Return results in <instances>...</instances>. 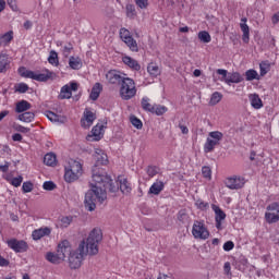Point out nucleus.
<instances>
[{
    "mask_svg": "<svg viewBox=\"0 0 279 279\" xmlns=\"http://www.w3.org/2000/svg\"><path fill=\"white\" fill-rule=\"evenodd\" d=\"M108 165V155H97L96 163L92 169V180L90 190L85 194V208L93 213L97 208L95 202L104 204L108 199L109 193H117L119 191V185H114L112 178L108 175L100 167H106Z\"/></svg>",
    "mask_w": 279,
    "mask_h": 279,
    "instance_id": "obj_1",
    "label": "nucleus"
},
{
    "mask_svg": "<svg viewBox=\"0 0 279 279\" xmlns=\"http://www.w3.org/2000/svg\"><path fill=\"white\" fill-rule=\"evenodd\" d=\"M104 241V233L101 229H93L86 241H82L76 251H73L69 256L70 269H80L82 267V260L84 256H97L99 254V243Z\"/></svg>",
    "mask_w": 279,
    "mask_h": 279,
    "instance_id": "obj_2",
    "label": "nucleus"
},
{
    "mask_svg": "<svg viewBox=\"0 0 279 279\" xmlns=\"http://www.w3.org/2000/svg\"><path fill=\"white\" fill-rule=\"evenodd\" d=\"M64 180L65 182H75V180H80L84 170L82 169V163L75 159H70L68 165L64 167Z\"/></svg>",
    "mask_w": 279,
    "mask_h": 279,
    "instance_id": "obj_3",
    "label": "nucleus"
},
{
    "mask_svg": "<svg viewBox=\"0 0 279 279\" xmlns=\"http://www.w3.org/2000/svg\"><path fill=\"white\" fill-rule=\"evenodd\" d=\"M17 71L21 77L35 80L36 82H49V80H56V72L49 70H45V73L36 74L34 71L27 70V68L21 66Z\"/></svg>",
    "mask_w": 279,
    "mask_h": 279,
    "instance_id": "obj_4",
    "label": "nucleus"
},
{
    "mask_svg": "<svg viewBox=\"0 0 279 279\" xmlns=\"http://www.w3.org/2000/svg\"><path fill=\"white\" fill-rule=\"evenodd\" d=\"M136 83L130 77H125L120 84V97L124 101H130V99L136 97Z\"/></svg>",
    "mask_w": 279,
    "mask_h": 279,
    "instance_id": "obj_5",
    "label": "nucleus"
},
{
    "mask_svg": "<svg viewBox=\"0 0 279 279\" xmlns=\"http://www.w3.org/2000/svg\"><path fill=\"white\" fill-rule=\"evenodd\" d=\"M221 141H223V133L219 131L209 132V137H207L204 145L205 154H210V151H214L217 145H221Z\"/></svg>",
    "mask_w": 279,
    "mask_h": 279,
    "instance_id": "obj_6",
    "label": "nucleus"
},
{
    "mask_svg": "<svg viewBox=\"0 0 279 279\" xmlns=\"http://www.w3.org/2000/svg\"><path fill=\"white\" fill-rule=\"evenodd\" d=\"M192 234L194 239H201L202 241H206L208 236H210V232L208 231V228H206V225L204 221L195 220L193 228H192Z\"/></svg>",
    "mask_w": 279,
    "mask_h": 279,
    "instance_id": "obj_7",
    "label": "nucleus"
},
{
    "mask_svg": "<svg viewBox=\"0 0 279 279\" xmlns=\"http://www.w3.org/2000/svg\"><path fill=\"white\" fill-rule=\"evenodd\" d=\"M7 244L13 252H16V254H23V252L29 250V245L25 240L11 239L7 241Z\"/></svg>",
    "mask_w": 279,
    "mask_h": 279,
    "instance_id": "obj_8",
    "label": "nucleus"
},
{
    "mask_svg": "<svg viewBox=\"0 0 279 279\" xmlns=\"http://www.w3.org/2000/svg\"><path fill=\"white\" fill-rule=\"evenodd\" d=\"M72 252L73 248L69 240H63L58 244L57 254H59V258H61V260H64V258H66V256H70Z\"/></svg>",
    "mask_w": 279,
    "mask_h": 279,
    "instance_id": "obj_9",
    "label": "nucleus"
},
{
    "mask_svg": "<svg viewBox=\"0 0 279 279\" xmlns=\"http://www.w3.org/2000/svg\"><path fill=\"white\" fill-rule=\"evenodd\" d=\"M225 184L231 191H239V189H243L245 186V179L241 177H231L226 179Z\"/></svg>",
    "mask_w": 279,
    "mask_h": 279,
    "instance_id": "obj_10",
    "label": "nucleus"
},
{
    "mask_svg": "<svg viewBox=\"0 0 279 279\" xmlns=\"http://www.w3.org/2000/svg\"><path fill=\"white\" fill-rule=\"evenodd\" d=\"M211 208L215 213V221H216L217 230H223V227L221 226V221L226 220V211L222 210L220 206H217L215 204L211 205Z\"/></svg>",
    "mask_w": 279,
    "mask_h": 279,
    "instance_id": "obj_11",
    "label": "nucleus"
},
{
    "mask_svg": "<svg viewBox=\"0 0 279 279\" xmlns=\"http://www.w3.org/2000/svg\"><path fill=\"white\" fill-rule=\"evenodd\" d=\"M106 77L109 84H119V86H121V84L123 83V80L125 78L124 76L121 75V72L117 70H110L107 73Z\"/></svg>",
    "mask_w": 279,
    "mask_h": 279,
    "instance_id": "obj_12",
    "label": "nucleus"
},
{
    "mask_svg": "<svg viewBox=\"0 0 279 279\" xmlns=\"http://www.w3.org/2000/svg\"><path fill=\"white\" fill-rule=\"evenodd\" d=\"M104 128H106V125L99 123L96 124L92 129V135L87 136V141H89V138H93V141H101L104 138Z\"/></svg>",
    "mask_w": 279,
    "mask_h": 279,
    "instance_id": "obj_13",
    "label": "nucleus"
},
{
    "mask_svg": "<svg viewBox=\"0 0 279 279\" xmlns=\"http://www.w3.org/2000/svg\"><path fill=\"white\" fill-rule=\"evenodd\" d=\"M84 117L85 119L81 120V125L85 129L90 128V125H93V121L97 119V116H95V113L88 109H85Z\"/></svg>",
    "mask_w": 279,
    "mask_h": 279,
    "instance_id": "obj_14",
    "label": "nucleus"
},
{
    "mask_svg": "<svg viewBox=\"0 0 279 279\" xmlns=\"http://www.w3.org/2000/svg\"><path fill=\"white\" fill-rule=\"evenodd\" d=\"M51 234V228L44 227L33 231L32 236L34 241H40L43 236H49Z\"/></svg>",
    "mask_w": 279,
    "mask_h": 279,
    "instance_id": "obj_15",
    "label": "nucleus"
},
{
    "mask_svg": "<svg viewBox=\"0 0 279 279\" xmlns=\"http://www.w3.org/2000/svg\"><path fill=\"white\" fill-rule=\"evenodd\" d=\"M243 82V76L239 72L229 73L226 78V84L232 86V84H241Z\"/></svg>",
    "mask_w": 279,
    "mask_h": 279,
    "instance_id": "obj_16",
    "label": "nucleus"
},
{
    "mask_svg": "<svg viewBox=\"0 0 279 279\" xmlns=\"http://www.w3.org/2000/svg\"><path fill=\"white\" fill-rule=\"evenodd\" d=\"M12 40H14V32L13 31H9L4 34H0V47H8V45H10V43H12Z\"/></svg>",
    "mask_w": 279,
    "mask_h": 279,
    "instance_id": "obj_17",
    "label": "nucleus"
},
{
    "mask_svg": "<svg viewBox=\"0 0 279 279\" xmlns=\"http://www.w3.org/2000/svg\"><path fill=\"white\" fill-rule=\"evenodd\" d=\"M27 110H32V104H29V101H27V100H20L19 102H16V105H15V112L17 114H21L23 112H27Z\"/></svg>",
    "mask_w": 279,
    "mask_h": 279,
    "instance_id": "obj_18",
    "label": "nucleus"
},
{
    "mask_svg": "<svg viewBox=\"0 0 279 279\" xmlns=\"http://www.w3.org/2000/svg\"><path fill=\"white\" fill-rule=\"evenodd\" d=\"M122 62H124L126 66H129L133 71H141V64L138 63V61H136V59H132V57H123Z\"/></svg>",
    "mask_w": 279,
    "mask_h": 279,
    "instance_id": "obj_19",
    "label": "nucleus"
},
{
    "mask_svg": "<svg viewBox=\"0 0 279 279\" xmlns=\"http://www.w3.org/2000/svg\"><path fill=\"white\" fill-rule=\"evenodd\" d=\"M165 190V183L162 181H156L151 184L148 193L149 195H160L162 191Z\"/></svg>",
    "mask_w": 279,
    "mask_h": 279,
    "instance_id": "obj_20",
    "label": "nucleus"
},
{
    "mask_svg": "<svg viewBox=\"0 0 279 279\" xmlns=\"http://www.w3.org/2000/svg\"><path fill=\"white\" fill-rule=\"evenodd\" d=\"M240 24L241 31L243 32L242 40L243 43H250V26H247V17L241 20Z\"/></svg>",
    "mask_w": 279,
    "mask_h": 279,
    "instance_id": "obj_21",
    "label": "nucleus"
},
{
    "mask_svg": "<svg viewBox=\"0 0 279 279\" xmlns=\"http://www.w3.org/2000/svg\"><path fill=\"white\" fill-rule=\"evenodd\" d=\"M248 99L251 101L252 108H254L255 110H260V108H263V100L260 99V96H258V94H251L248 96Z\"/></svg>",
    "mask_w": 279,
    "mask_h": 279,
    "instance_id": "obj_22",
    "label": "nucleus"
},
{
    "mask_svg": "<svg viewBox=\"0 0 279 279\" xmlns=\"http://www.w3.org/2000/svg\"><path fill=\"white\" fill-rule=\"evenodd\" d=\"M101 90H104V86L100 83H96L92 88L89 99H92V101H97V99H99Z\"/></svg>",
    "mask_w": 279,
    "mask_h": 279,
    "instance_id": "obj_23",
    "label": "nucleus"
},
{
    "mask_svg": "<svg viewBox=\"0 0 279 279\" xmlns=\"http://www.w3.org/2000/svg\"><path fill=\"white\" fill-rule=\"evenodd\" d=\"M36 114L32 111H24L17 116L19 121H23V123H32Z\"/></svg>",
    "mask_w": 279,
    "mask_h": 279,
    "instance_id": "obj_24",
    "label": "nucleus"
},
{
    "mask_svg": "<svg viewBox=\"0 0 279 279\" xmlns=\"http://www.w3.org/2000/svg\"><path fill=\"white\" fill-rule=\"evenodd\" d=\"M69 66L73 69V71H80L83 66L82 59L80 57H70Z\"/></svg>",
    "mask_w": 279,
    "mask_h": 279,
    "instance_id": "obj_25",
    "label": "nucleus"
},
{
    "mask_svg": "<svg viewBox=\"0 0 279 279\" xmlns=\"http://www.w3.org/2000/svg\"><path fill=\"white\" fill-rule=\"evenodd\" d=\"M44 162L48 167H56V165L58 163V159L56 157V154H53V153L46 154L45 157H44Z\"/></svg>",
    "mask_w": 279,
    "mask_h": 279,
    "instance_id": "obj_26",
    "label": "nucleus"
},
{
    "mask_svg": "<svg viewBox=\"0 0 279 279\" xmlns=\"http://www.w3.org/2000/svg\"><path fill=\"white\" fill-rule=\"evenodd\" d=\"M46 259L49 263H52V265H60V263H62L63 260L58 253H51V252L46 254Z\"/></svg>",
    "mask_w": 279,
    "mask_h": 279,
    "instance_id": "obj_27",
    "label": "nucleus"
},
{
    "mask_svg": "<svg viewBox=\"0 0 279 279\" xmlns=\"http://www.w3.org/2000/svg\"><path fill=\"white\" fill-rule=\"evenodd\" d=\"M265 221L268 222L269 225L278 223L279 214H276L275 211H266L265 213Z\"/></svg>",
    "mask_w": 279,
    "mask_h": 279,
    "instance_id": "obj_28",
    "label": "nucleus"
},
{
    "mask_svg": "<svg viewBox=\"0 0 279 279\" xmlns=\"http://www.w3.org/2000/svg\"><path fill=\"white\" fill-rule=\"evenodd\" d=\"M120 191L124 194L128 195L130 191H132V187L130 186V182H128V179H120Z\"/></svg>",
    "mask_w": 279,
    "mask_h": 279,
    "instance_id": "obj_29",
    "label": "nucleus"
},
{
    "mask_svg": "<svg viewBox=\"0 0 279 279\" xmlns=\"http://www.w3.org/2000/svg\"><path fill=\"white\" fill-rule=\"evenodd\" d=\"M73 93L71 92V87L69 85H64L61 88V93L59 95V98L61 99H71Z\"/></svg>",
    "mask_w": 279,
    "mask_h": 279,
    "instance_id": "obj_30",
    "label": "nucleus"
},
{
    "mask_svg": "<svg viewBox=\"0 0 279 279\" xmlns=\"http://www.w3.org/2000/svg\"><path fill=\"white\" fill-rule=\"evenodd\" d=\"M147 72L153 77H158V75H160V68H158V65H156V63H149L147 66Z\"/></svg>",
    "mask_w": 279,
    "mask_h": 279,
    "instance_id": "obj_31",
    "label": "nucleus"
},
{
    "mask_svg": "<svg viewBox=\"0 0 279 279\" xmlns=\"http://www.w3.org/2000/svg\"><path fill=\"white\" fill-rule=\"evenodd\" d=\"M142 108L143 110H145V112H151V114H154L155 106L149 104V98L147 97L142 98Z\"/></svg>",
    "mask_w": 279,
    "mask_h": 279,
    "instance_id": "obj_32",
    "label": "nucleus"
},
{
    "mask_svg": "<svg viewBox=\"0 0 279 279\" xmlns=\"http://www.w3.org/2000/svg\"><path fill=\"white\" fill-rule=\"evenodd\" d=\"M125 45H128L129 49H131V51H138V44L135 41L134 37H126V39L124 40Z\"/></svg>",
    "mask_w": 279,
    "mask_h": 279,
    "instance_id": "obj_33",
    "label": "nucleus"
},
{
    "mask_svg": "<svg viewBox=\"0 0 279 279\" xmlns=\"http://www.w3.org/2000/svg\"><path fill=\"white\" fill-rule=\"evenodd\" d=\"M246 82H254V80H260L256 70H247L245 72Z\"/></svg>",
    "mask_w": 279,
    "mask_h": 279,
    "instance_id": "obj_34",
    "label": "nucleus"
},
{
    "mask_svg": "<svg viewBox=\"0 0 279 279\" xmlns=\"http://www.w3.org/2000/svg\"><path fill=\"white\" fill-rule=\"evenodd\" d=\"M223 95H221V93L215 92L210 97L209 106H217V104H219V101H221Z\"/></svg>",
    "mask_w": 279,
    "mask_h": 279,
    "instance_id": "obj_35",
    "label": "nucleus"
},
{
    "mask_svg": "<svg viewBox=\"0 0 279 279\" xmlns=\"http://www.w3.org/2000/svg\"><path fill=\"white\" fill-rule=\"evenodd\" d=\"M46 117L47 119H49V121H51V123H62V120H60V116L52 111H47Z\"/></svg>",
    "mask_w": 279,
    "mask_h": 279,
    "instance_id": "obj_36",
    "label": "nucleus"
},
{
    "mask_svg": "<svg viewBox=\"0 0 279 279\" xmlns=\"http://www.w3.org/2000/svg\"><path fill=\"white\" fill-rule=\"evenodd\" d=\"M7 68H8V54L0 53V73L5 72Z\"/></svg>",
    "mask_w": 279,
    "mask_h": 279,
    "instance_id": "obj_37",
    "label": "nucleus"
},
{
    "mask_svg": "<svg viewBox=\"0 0 279 279\" xmlns=\"http://www.w3.org/2000/svg\"><path fill=\"white\" fill-rule=\"evenodd\" d=\"M198 39L201 40V43H210V40H213L210 34L206 31H201L198 33Z\"/></svg>",
    "mask_w": 279,
    "mask_h": 279,
    "instance_id": "obj_38",
    "label": "nucleus"
},
{
    "mask_svg": "<svg viewBox=\"0 0 279 279\" xmlns=\"http://www.w3.org/2000/svg\"><path fill=\"white\" fill-rule=\"evenodd\" d=\"M60 221L61 228H69L73 223V216H62Z\"/></svg>",
    "mask_w": 279,
    "mask_h": 279,
    "instance_id": "obj_39",
    "label": "nucleus"
},
{
    "mask_svg": "<svg viewBox=\"0 0 279 279\" xmlns=\"http://www.w3.org/2000/svg\"><path fill=\"white\" fill-rule=\"evenodd\" d=\"M48 62L49 64H56V66H58V64H60V61L58 60V52L51 50L48 57Z\"/></svg>",
    "mask_w": 279,
    "mask_h": 279,
    "instance_id": "obj_40",
    "label": "nucleus"
},
{
    "mask_svg": "<svg viewBox=\"0 0 279 279\" xmlns=\"http://www.w3.org/2000/svg\"><path fill=\"white\" fill-rule=\"evenodd\" d=\"M130 122L134 128H136V130H143V122L141 121V119H137L136 116H131Z\"/></svg>",
    "mask_w": 279,
    "mask_h": 279,
    "instance_id": "obj_41",
    "label": "nucleus"
},
{
    "mask_svg": "<svg viewBox=\"0 0 279 279\" xmlns=\"http://www.w3.org/2000/svg\"><path fill=\"white\" fill-rule=\"evenodd\" d=\"M126 16L129 19L136 16V7H134V4H126Z\"/></svg>",
    "mask_w": 279,
    "mask_h": 279,
    "instance_id": "obj_42",
    "label": "nucleus"
},
{
    "mask_svg": "<svg viewBox=\"0 0 279 279\" xmlns=\"http://www.w3.org/2000/svg\"><path fill=\"white\" fill-rule=\"evenodd\" d=\"M23 193H32L34 191V183L32 181H26L22 185Z\"/></svg>",
    "mask_w": 279,
    "mask_h": 279,
    "instance_id": "obj_43",
    "label": "nucleus"
},
{
    "mask_svg": "<svg viewBox=\"0 0 279 279\" xmlns=\"http://www.w3.org/2000/svg\"><path fill=\"white\" fill-rule=\"evenodd\" d=\"M267 211L270 213H276L277 215H279V202H274L270 203L267 207H266Z\"/></svg>",
    "mask_w": 279,
    "mask_h": 279,
    "instance_id": "obj_44",
    "label": "nucleus"
},
{
    "mask_svg": "<svg viewBox=\"0 0 279 279\" xmlns=\"http://www.w3.org/2000/svg\"><path fill=\"white\" fill-rule=\"evenodd\" d=\"M167 110V107L157 105L154 107V114H157V117H162Z\"/></svg>",
    "mask_w": 279,
    "mask_h": 279,
    "instance_id": "obj_45",
    "label": "nucleus"
},
{
    "mask_svg": "<svg viewBox=\"0 0 279 279\" xmlns=\"http://www.w3.org/2000/svg\"><path fill=\"white\" fill-rule=\"evenodd\" d=\"M15 90L16 93L21 94L27 93L29 90V85L25 83H20L15 86Z\"/></svg>",
    "mask_w": 279,
    "mask_h": 279,
    "instance_id": "obj_46",
    "label": "nucleus"
},
{
    "mask_svg": "<svg viewBox=\"0 0 279 279\" xmlns=\"http://www.w3.org/2000/svg\"><path fill=\"white\" fill-rule=\"evenodd\" d=\"M178 220L181 221V223H185L189 221V214H186L185 209H181L178 214Z\"/></svg>",
    "mask_w": 279,
    "mask_h": 279,
    "instance_id": "obj_47",
    "label": "nucleus"
},
{
    "mask_svg": "<svg viewBox=\"0 0 279 279\" xmlns=\"http://www.w3.org/2000/svg\"><path fill=\"white\" fill-rule=\"evenodd\" d=\"M202 174L204 178L210 180V178H213V170L210 169V167L205 166L202 168Z\"/></svg>",
    "mask_w": 279,
    "mask_h": 279,
    "instance_id": "obj_48",
    "label": "nucleus"
},
{
    "mask_svg": "<svg viewBox=\"0 0 279 279\" xmlns=\"http://www.w3.org/2000/svg\"><path fill=\"white\" fill-rule=\"evenodd\" d=\"M57 185L53 183V181H46L43 185L44 191H54Z\"/></svg>",
    "mask_w": 279,
    "mask_h": 279,
    "instance_id": "obj_49",
    "label": "nucleus"
},
{
    "mask_svg": "<svg viewBox=\"0 0 279 279\" xmlns=\"http://www.w3.org/2000/svg\"><path fill=\"white\" fill-rule=\"evenodd\" d=\"M71 51H73V44H68L63 47V56L64 58H69L71 56Z\"/></svg>",
    "mask_w": 279,
    "mask_h": 279,
    "instance_id": "obj_50",
    "label": "nucleus"
},
{
    "mask_svg": "<svg viewBox=\"0 0 279 279\" xmlns=\"http://www.w3.org/2000/svg\"><path fill=\"white\" fill-rule=\"evenodd\" d=\"M14 130L15 132H21L22 134H28V132L31 131L29 128H25L21 124H15Z\"/></svg>",
    "mask_w": 279,
    "mask_h": 279,
    "instance_id": "obj_51",
    "label": "nucleus"
},
{
    "mask_svg": "<svg viewBox=\"0 0 279 279\" xmlns=\"http://www.w3.org/2000/svg\"><path fill=\"white\" fill-rule=\"evenodd\" d=\"M12 186L19 187L21 184H23V177L19 175L16 178H13L11 181Z\"/></svg>",
    "mask_w": 279,
    "mask_h": 279,
    "instance_id": "obj_52",
    "label": "nucleus"
},
{
    "mask_svg": "<svg viewBox=\"0 0 279 279\" xmlns=\"http://www.w3.org/2000/svg\"><path fill=\"white\" fill-rule=\"evenodd\" d=\"M216 73H217L218 75H222L221 82H226V80H228V75H229L228 70L218 69V70L216 71Z\"/></svg>",
    "mask_w": 279,
    "mask_h": 279,
    "instance_id": "obj_53",
    "label": "nucleus"
},
{
    "mask_svg": "<svg viewBox=\"0 0 279 279\" xmlns=\"http://www.w3.org/2000/svg\"><path fill=\"white\" fill-rule=\"evenodd\" d=\"M157 173H158V168H156V167H154V166H149V167L147 168V175H148L149 178H154L155 175H157Z\"/></svg>",
    "mask_w": 279,
    "mask_h": 279,
    "instance_id": "obj_54",
    "label": "nucleus"
},
{
    "mask_svg": "<svg viewBox=\"0 0 279 279\" xmlns=\"http://www.w3.org/2000/svg\"><path fill=\"white\" fill-rule=\"evenodd\" d=\"M135 3L141 10H145L149 5L147 0H135Z\"/></svg>",
    "mask_w": 279,
    "mask_h": 279,
    "instance_id": "obj_55",
    "label": "nucleus"
},
{
    "mask_svg": "<svg viewBox=\"0 0 279 279\" xmlns=\"http://www.w3.org/2000/svg\"><path fill=\"white\" fill-rule=\"evenodd\" d=\"M120 36H121L123 43H124V40H125L126 38H132V36H130V31H128V29H125V28H121V29H120Z\"/></svg>",
    "mask_w": 279,
    "mask_h": 279,
    "instance_id": "obj_56",
    "label": "nucleus"
},
{
    "mask_svg": "<svg viewBox=\"0 0 279 279\" xmlns=\"http://www.w3.org/2000/svg\"><path fill=\"white\" fill-rule=\"evenodd\" d=\"M223 250H225V252H231V250H234V242H232V241H227V242L223 244Z\"/></svg>",
    "mask_w": 279,
    "mask_h": 279,
    "instance_id": "obj_57",
    "label": "nucleus"
},
{
    "mask_svg": "<svg viewBox=\"0 0 279 279\" xmlns=\"http://www.w3.org/2000/svg\"><path fill=\"white\" fill-rule=\"evenodd\" d=\"M8 5L13 10V12H19V5H16V0H7Z\"/></svg>",
    "mask_w": 279,
    "mask_h": 279,
    "instance_id": "obj_58",
    "label": "nucleus"
},
{
    "mask_svg": "<svg viewBox=\"0 0 279 279\" xmlns=\"http://www.w3.org/2000/svg\"><path fill=\"white\" fill-rule=\"evenodd\" d=\"M196 206L197 208H199L201 210H206V208H208V203L204 202V201H197L196 202Z\"/></svg>",
    "mask_w": 279,
    "mask_h": 279,
    "instance_id": "obj_59",
    "label": "nucleus"
},
{
    "mask_svg": "<svg viewBox=\"0 0 279 279\" xmlns=\"http://www.w3.org/2000/svg\"><path fill=\"white\" fill-rule=\"evenodd\" d=\"M10 169V162L5 161L4 165H0V171H2V173H8Z\"/></svg>",
    "mask_w": 279,
    "mask_h": 279,
    "instance_id": "obj_60",
    "label": "nucleus"
},
{
    "mask_svg": "<svg viewBox=\"0 0 279 279\" xmlns=\"http://www.w3.org/2000/svg\"><path fill=\"white\" fill-rule=\"evenodd\" d=\"M231 269H232V267L230 266V262L225 263L223 270L227 276L232 275V272H230Z\"/></svg>",
    "mask_w": 279,
    "mask_h": 279,
    "instance_id": "obj_61",
    "label": "nucleus"
},
{
    "mask_svg": "<svg viewBox=\"0 0 279 279\" xmlns=\"http://www.w3.org/2000/svg\"><path fill=\"white\" fill-rule=\"evenodd\" d=\"M10 265V260L5 259L0 255V267H8Z\"/></svg>",
    "mask_w": 279,
    "mask_h": 279,
    "instance_id": "obj_62",
    "label": "nucleus"
},
{
    "mask_svg": "<svg viewBox=\"0 0 279 279\" xmlns=\"http://www.w3.org/2000/svg\"><path fill=\"white\" fill-rule=\"evenodd\" d=\"M12 141L21 143V141H23V135H21L20 133H15L12 135Z\"/></svg>",
    "mask_w": 279,
    "mask_h": 279,
    "instance_id": "obj_63",
    "label": "nucleus"
},
{
    "mask_svg": "<svg viewBox=\"0 0 279 279\" xmlns=\"http://www.w3.org/2000/svg\"><path fill=\"white\" fill-rule=\"evenodd\" d=\"M272 25H278L279 23V12L275 13L271 17Z\"/></svg>",
    "mask_w": 279,
    "mask_h": 279,
    "instance_id": "obj_64",
    "label": "nucleus"
}]
</instances>
